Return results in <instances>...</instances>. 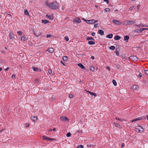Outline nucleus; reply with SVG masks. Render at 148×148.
<instances>
[{"label": "nucleus", "instance_id": "f257e3e1", "mask_svg": "<svg viewBox=\"0 0 148 148\" xmlns=\"http://www.w3.org/2000/svg\"><path fill=\"white\" fill-rule=\"evenodd\" d=\"M58 4L57 2H53L49 3V7L51 10H56L58 8Z\"/></svg>", "mask_w": 148, "mask_h": 148}, {"label": "nucleus", "instance_id": "f03ea898", "mask_svg": "<svg viewBox=\"0 0 148 148\" xmlns=\"http://www.w3.org/2000/svg\"><path fill=\"white\" fill-rule=\"evenodd\" d=\"M135 22L134 21L127 20L124 21L122 24L124 25H129L134 24Z\"/></svg>", "mask_w": 148, "mask_h": 148}, {"label": "nucleus", "instance_id": "7ed1b4c3", "mask_svg": "<svg viewBox=\"0 0 148 148\" xmlns=\"http://www.w3.org/2000/svg\"><path fill=\"white\" fill-rule=\"evenodd\" d=\"M135 129H136V131L138 133L142 132L144 130L143 128L141 126H136L135 127Z\"/></svg>", "mask_w": 148, "mask_h": 148}, {"label": "nucleus", "instance_id": "20e7f679", "mask_svg": "<svg viewBox=\"0 0 148 148\" xmlns=\"http://www.w3.org/2000/svg\"><path fill=\"white\" fill-rule=\"evenodd\" d=\"M42 138L44 140L49 141H53L54 140H55V139L49 138L46 136H43Z\"/></svg>", "mask_w": 148, "mask_h": 148}, {"label": "nucleus", "instance_id": "39448f33", "mask_svg": "<svg viewBox=\"0 0 148 148\" xmlns=\"http://www.w3.org/2000/svg\"><path fill=\"white\" fill-rule=\"evenodd\" d=\"M85 21L88 24H91L97 21V20L95 21L94 19H92L91 20H85Z\"/></svg>", "mask_w": 148, "mask_h": 148}, {"label": "nucleus", "instance_id": "423d86ee", "mask_svg": "<svg viewBox=\"0 0 148 148\" xmlns=\"http://www.w3.org/2000/svg\"><path fill=\"white\" fill-rule=\"evenodd\" d=\"M73 21L76 23H79L81 22V21L80 18L78 17L74 19Z\"/></svg>", "mask_w": 148, "mask_h": 148}, {"label": "nucleus", "instance_id": "0eeeda50", "mask_svg": "<svg viewBox=\"0 0 148 148\" xmlns=\"http://www.w3.org/2000/svg\"><path fill=\"white\" fill-rule=\"evenodd\" d=\"M60 120L62 121H69V119L66 117L63 116L60 117Z\"/></svg>", "mask_w": 148, "mask_h": 148}, {"label": "nucleus", "instance_id": "6e6552de", "mask_svg": "<svg viewBox=\"0 0 148 148\" xmlns=\"http://www.w3.org/2000/svg\"><path fill=\"white\" fill-rule=\"evenodd\" d=\"M9 37L10 39L12 41H13L14 40V36L11 32H9Z\"/></svg>", "mask_w": 148, "mask_h": 148}, {"label": "nucleus", "instance_id": "1a4fd4ad", "mask_svg": "<svg viewBox=\"0 0 148 148\" xmlns=\"http://www.w3.org/2000/svg\"><path fill=\"white\" fill-rule=\"evenodd\" d=\"M145 118V116H143L141 117H138L134 119V120L135 121H137L140 120H143Z\"/></svg>", "mask_w": 148, "mask_h": 148}, {"label": "nucleus", "instance_id": "9d476101", "mask_svg": "<svg viewBox=\"0 0 148 148\" xmlns=\"http://www.w3.org/2000/svg\"><path fill=\"white\" fill-rule=\"evenodd\" d=\"M112 21L113 23L115 25H119L121 24V22L119 21L113 20Z\"/></svg>", "mask_w": 148, "mask_h": 148}, {"label": "nucleus", "instance_id": "9b49d317", "mask_svg": "<svg viewBox=\"0 0 148 148\" xmlns=\"http://www.w3.org/2000/svg\"><path fill=\"white\" fill-rule=\"evenodd\" d=\"M46 17L47 18L51 20H52L53 19V16L52 15H47L46 16Z\"/></svg>", "mask_w": 148, "mask_h": 148}, {"label": "nucleus", "instance_id": "f8f14e48", "mask_svg": "<svg viewBox=\"0 0 148 148\" xmlns=\"http://www.w3.org/2000/svg\"><path fill=\"white\" fill-rule=\"evenodd\" d=\"M27 39V38L26 37L25 35L22 36L21 38V41H25Z\"/></svg>", "mask_w": 148, "mask_h": 148}, {"label": "nucleus", "instance_id": "ddd939ff", "mask_svg": "<svg viewBox=\"0 0 148 148\" xmlns=\"http://www.w3.org/2000/svg\"><path fill=\"white\" fill-rule=\"evenodd\" d=\"M32 68L33 70L35 71H41V70H40L39 71V70L38 69V68L37 67H35L34 66H32Z\"/></svg>", "mask_w": 148, "mask_h": 148}, {"label": "nucleus", "instance_id": "4468645a", "mask_svg": "<svg viewBox=\"0 0 148 148\" xmlns=\"http://www.w3.org/2000/svg\"><path fill=\"white\" fill-rule=\"evenodd\" d=\"M98 33L101 35L103 36L104 35V32L102 30H99Z\"/></svg>", "mask_w": 148, "mask_h": 148}, {"label": "nucleus", "instance_id": "2eb2a0df", "mask_svg": "<svg viewBox=\"0 0 148 148\" xmlns=\"http://www.w3.org/2000/svg\"><path fill=\"white\" fill-rule=\"evenodd\" d=\"M130 38L129 36H124V40L126 42H127Z\"/></svg>", "mask_w": 148, "mask_h": 148}, {"label": "nucleus", "instance_id": "dca6fc26", "mask_svg": "<svg viewBox=\"0 0 148 148\" xmlns=\"http://www.w3.org/2000/svg\"><path fill=\"white\" fill-rule=\"evenodd\" d=\"M135 25L136 26H137V27H140V26H141L142 27H148V26L147 25H145V24L143 25V24H142V23H140L139 25H137L136 24Z\"/></svg>", "mask_w": 148, "mask_h": 148}, {"label": "nucleus", "instance_id": "f3484780", "mask_svg": "<svg viewBox=\"0 0 148 148\" xmlns=\"http://www.w3.org/2000/svg\"><path fill=\"white\" fill-rule=\"evenodd\" d=\"M121 38V37L119 36L118 35H116L114 37V39L115 40H119Z\"/></svg>", "mask_w": 148, "mask_h": 148}, {"label": "nucleus", "instance_id": "a211bd4d", "mask_svg": "<svg viewBox=\"0 0 148 148\" xmlns=\"http://www.w3.org/2000/svg\"><path fill=\"white\" fill-rule=\"evenodd\" d=\"M50 53H52L54 51V49L52 48H50L47 50Z\"/></svg>", "mask_w": 148, "mask_h": 148}, {"label": "nucleus", "instance_id": "6ab92c4d", "mask_svg": "<svg viewBox=\"0 0 148 148\" xmlns=\"http://www.w3.org/2000/svg\"><path fill=\"white\" fill-rule=\"evenodd\" d=\"M31 119L34 122L36 121L37 119V117L35 116H32Z\"/></svg>", "mask_w": 148, "mask_h": 148}, {"label": "nucleus", "instance_id": "aec40b11", "mask_svg": "<svg viewBox=\"0 0 148 148\" xmlns=\"http://www.w3.org/2000/svg\"><path fill=\"white\" fill-rule=\"evenodd\" d=\"M49 21H48V20H42L41 21V23H44L45 24H47L48 23Z\"/></svg>", "mask_w": 148, "mask_h": 148}, {"label": "nucleus", "instance_id": "412c9836", "mask_svg": "<svg viewBox=\"0 0 148 148\" xmlns=\"http://www.w3.org/2000/svg\"><path fill=\"white\" fill-rule=\"evenodd\" d=\"M142 29V28H141L139 29H136L135 31L138 33H140L142 32V31L143 30Z\"/></svg>", "mask_w": 148, "mask_h": 148}, {"label": "nucleus", "instance_id": "4be33fe9", "mask_svg": "<svg viewBox=\"0 0 148 148\" xmlns=\"http://www.w3.org/2000/svg\"><path fill=\"white\" fill-rule=\"evenodd\" d=\"M113 36V34H109L107 35L106 37L107 38H112Z\"/></svg>", "mask_w": 148, "mask_h": 148}, {"label": "nucleus", "instance_id": "5701e85b", "mask_svg": "<svg viewBox=\"0 0 148 148\" xmlns=\"http://www.w3.org/2000/svg\"><path fill=\"white\" fill-rule=\"evenodd\" d=\"M78 66L80 67L82 69H84L85 68L84 66L81 63H79L78 64Z\"/></svg>", "mask_w": 148, "mask_h": 148}, {"label": "nucleus", "instance_id": "b1692460", "mask_svg": "<svg viewBox=\"0 0 148 148\" xmlns=\"http://www.w3.org/2000/svg\"><path fill=\"white\" fill-rule=\"evenodd\" d=\"M88 44L90 45H93L95 44V42L93 41H89L88 42Z\"/></svg>", "mask_w": 148, "mask_h": 148}, {"label": "nucleus", "instance_id": "393cba45", "mask_svg": "<svg viewBox=\"0 0 148 148\" xmlns=\"http://www.w3.org/2000/svg\"><path fill=\"white\" fill-rule=\"evenodd\" d=\"M138 85H133L132 86V88L133 90H136L138 88Z\"/></svg>", "mask_w": 148, "mask_h": 148}, {"label": "nucleus", "instance_id": "a878e982", "mask_svg": "<svg viewBox=\"0 0 148 148\" xmlns=\"http://www.w3.org/2000/svg\"><path fill=\"white\" fill-rule=\"evenodd\" d=\"M88 92L91 95L94 96V97L96 96V95L95 93L90 91H89Z\"/></svg>", "mask_w": 148, "mask_h": 148}, {"label": "nucleus", "instance_id": "bb28decb", "mask_svg": "<svg viewBox=\"0 0 148 148\" xmlns=\"http://www.w3.org/2000/svg\"><path fill=\"white\" fill-rule=\"evenodd\" d=\"M63 60L64 61H66L68 59V57L66 56H64L62 58Z\"/></svg>", "mask_w": 148, "mask_h": 148}, {"label": "nucleus", "instance_id": "cd10ccee", "mask_svg": "<svg viewBox=\"0 0 148 148\" xmlns=\"http://www.w3.org/2000/svg\"><path fill=\"white\" fill-rule=\"evenodd\" d=\"M87 40H94L93 38L92 37H88L86 38Z\"/></svg>", "mask_w": 148, "mask_h": 148}, {"label": "nucleus", "instance_id": "c85d7f7f", "mask_svg": "<svg viewBox=\"0 0 148 148\" xmlns=\"http://www.w3.org/2000/svg\"><path fill=\"white\" fill-rule=\"evenodd\" d=\"M25 14L26 15H28L29 13L27 10L26 9H25L24 11Z\"/></svg>", "mask_w": 148, "mask_h": 148}, {"label": "nucleus", "instance_id": "c756f323", "mask_svg": "<svg viewBox=\"0 0 148 148\" xmlns=\"http://www.w3.org/2000/svg\"><path fill=\"white\" fill-rule=\"evenodd\" d=\"M90 69L92 71L94 70V68L92 66H90L89 67Z\"/></svg>", "mask_w": 148, "mask_h": 148}, {"label": "nucleus", "instance_id": "7c9ffc66", "mask_svg": "<svg viewBox=\"0 0 148 148\" xmlns=\"http://www.w3.org/2000/svg\"><path fill=\"white\" fill-rule=\"evenodd\" d=\"M130 58H132L134 60H136V59H137V58L136 57V56H130Z\"/></svg>", "mask_w": 148, "mask_h": 148}, {"label": "nucleus", "instance_id": "2f4dec72", "mask_svg": "<svg viewBox=\"0 0 148 148\" xmlns=\"http://www.w3.org/2000/svg\"><path fill=\"white\" fill-rule=\"evenodd\" d=\"M112 82L113 84L114 85V86H116L117 83H116V81L115 80L113 79L112 81Z\"/></svg>", "mask_w": 148, "mask_h": 148}, {"label": "nucleus", "instance_id": "473e14b6", "mask_svg": "<svg viewBox=\"0 0 148 148\" xmlns=\"http://www.w3.org/2000/svg\"><path fill=\"white\" fill-rule=\"evenodd\" d=\"M109 48L110 49L114 50L115 49V47L114 46H110Z\"/></svg>", "mask_w": 148, "mask_h": 148}, {"label": "nucleus", "instance_id": "72a5a7b5", "mask_svg": "<svg viewBox=\"0 0 148 148\" xmlns=\"http://www.w3.org/2000/svg\"><path fill=\"white\" fill-rule=\"evenodd\" d=\"M22 32L21 31H19L17 32V33L19 36L21 35L22 34Z\"/></svg>", "mask_w": 148, "mask_h": 148}, {"label": "nucleus", "instance_id": "f704fd0d", "mask_svg": "<svg viewBox=\"0 0 148 148\" xmlns=\"http://www.w3.org/2000/svg\"><path fill=\"white\" fill-rule=\"evenodd\" d=\"M71 135V134L70 132H69L66 134V136L67 137H69Z\"/></svg>", "mask_w": 148, "mask_h": 148}, {"label": "nucleus", "instance_id": "c9c22d12", "mask_svg": "<svg viewBox=\"0 0 148 148\" xmlns=\"http://www.w3.org/2000/svg\"><path fill=\"white\" fill-rule=\"evenodd\" d=\"M65 39L66 40V41H68L69 40V38L67 36H65Z\"/></svg>", "mask_w": 148, "mask_h": 148}, {"label": "nucleus", "instance_id": "e433bc0d", "mask_svg": "<svg viewBox=\"0 0 148 148\" xmlns=\"http://www.w3.org/2000/svg\"><path fill=\"white\" fill-rule=\"evenodd\" d=\"M84 147V146L82 145H80L78 146L77 148H83Z\"/></svg>", "mask_w": 148, "mask_h": 148}, {"label": "nucleus", "instance_id": "4c0bfd02", "mask_svg": "<svg viewBox=\"0 0 148 148\" xmlns=\"http://www.w3.org/2000/svg\"><path fill=\"white\" fill-rule=\"evenodd\" d=\"M105 10L106 12H109L110 11V9L107 8L105 9Z\"/></svg>", "mask_w": 148, "mask_h": 148}, {"label": "nucleus", "instance_id": "58836bf2", "mask_svg": "<svg viewBox=\"0 0 148 148\" xmlns=\"http://www.w3.org/2000/svg\"><path fill=\"white\" fill-rule=\"evenodd\" d=\"M115 53L116 55H117V56H119V52L118 51H117V50L116 51H115Z\"/></svg>", "mask_w": 148, "mask_h": 148}, {"label": "nucleus", "instance_id": "ea45409f", "mask_svg": "<svg viewBox=\"0 0 148 148\" xmlns=\"http://www.w3.org/2000/svg\"><path fill=\"white\" fill-rule=\"evenodd\" d=\"M73 97V95L72 94H70L69 95V97L70 98H72Z\"/></svg>", "mask_w": 148, "mask_h": 148}, {"label": "nucleus", "instance_id": "a19ab883", "mask_svg": "<svg viewBox=\"0 0 148 148\" xmlns=\"http://www.w3.org/2000/svg\"><path fill=\"white\" fill-rule=\"evenodd\" d=\"M29 125V123H27L25 125V126L26 127H28Z\"/></svg>", "mask_w": 148, "mask_h": 148}, {"label": "nucleus", "instance_id": "79ce46f5", "mask_svg": "<svg viewBox=\"0 0 148 148\" xmlns=\"http://www.w3.org/2000/svg\"><path fill=\"white\" fill-rule=\"evenodd\" d=\"M48 73L50 74H51L52 73V71L51 69H49L48 71Z\"/></svg>", "mask_w": 148, "mask_h": 148}, {"label": "nucleus", "instance_id": "37998d69", "mask_svg": "<svg viewBox=\"0 0 148 148\" xmlns=\"http://www.w3.org/2000/svg\"><path fill=\"white\" fill-rule=\"evenodd\" d=\"M15 75H13L12 76V78L14 79H15L16 78Z\"/></svg>", "mask_w": 148, "mask_h": 148}, {"label": "nucleus", "instance_id": "c03bdc74", "mask_svg": "<svg viewBox=\"0 0 148 148\" xmlns=\"http://www.w3.org/2000/svg\"><path fill=\"white\" fill-rule=\"evenodd\" d=\"M45 4L47 6H48L49 7V4L48 3V1H46L45 2Z\"/></svg>", "mask_w": 148, "mask_h": 148}, {"label": "nucleus", "instance_id": "a18cd8bd", "mask_svg": "<svg viewBox=\"0 0 148 148\" xmlns=\"http://www.w3.org/2000/svg\"><path fill=\"white\" fill-rule=\"evenodd\" d=\"M145 73L148 75V69L145 70Z\"/></svg>", "mask_w": 148, "mask_h": 148}, {"label": "nucleus", "instance_id": "49530a36", "mask_svg": "<svg viewBox=\"0 0 148 148\" xmlns=\"http://www.w3.org/2000/svg\"><path fill=\"white\" fill-rule=\"evenodd\" d=\"M98 25H99V24L98 23L96 24H95V25H94V27H98Z\"/></svg>", "mask_w": 148, "mask_h": 148}, {"label": "nucleus", "instance_id": "de8ad7c7", "mask_svg": "<svg viewBox=\"0 0 148 148\" xmlns=\"http://www.w3.org/2000/svg\"><path fill=\"white\" fill-rule=\"evenodd\" d=\"M51 36V34H48L47 35V38H48Z\"/></svg>", "mask_w": 148, "mask_h": 148}, {"label": "nucleus", "instance_id": "09e8293b", "mask_svg": "<svg viewBox=\"0 0 148 148\" xmlns=\"http://www.w3.org/2000/svg\"><path fill=\"white\" fill-rule=\"evenodd\" d=\"M116 67L118 69L120 67V66L119 64L117 65L116 66Z\"/></svg>", "mask_w": 148, "mask_h": 148}, {"label": "nucleus", "instance_id": "8fccbe9b", "mask_svg": "<svg viewBox=\"0 0 148 148\" xmlns=\"http://www.w3.org/2000/svg\"><path fill=\"white\" fill-rule=\"evenodd\" d=\"M134 6H133L132 7H131L130 8V10H133V8H134Z\"/></svg>", "mask_w": 148, "mask_h": 148}, {"label": "nucleus", "instance_id": "3c124183", "mask_svg": "<svg viewBox=\"0 0 148 148\" xmlns=\"http://www.w3.org/2000/svg\"><path fill=\"white\" fill-rule=\"evenodd\" d=\"M115 125L117 127H118L120 126V125L118 124L117 123H115Z\"/></svg>", "mask_w": 148, "mask_h": 148}, {"label": "nucleus", "instance_id": "603ef678", "mask_svg": "<svg viewBox=\"0 0 148 148\" xmlns=\"http://www.w3.org/2000/svg\"><path fill=\"white\" fill-rule=\"evenodd\" d=\"M142 29H143L142 30H148V28H142Z\"/></svg>", "mask_w": 148, "mask_h": 148}, {"label": "nucleus", "instance_id": "864d4df0", "mask_svg": "<svg viewBox=\"0 0 148 148\" xmlns=\"http://www.w3.org/2000/svg\"><path fill=\"white\" fill-rule=\"evenodd\" d=\"M138 76L140 77H141L142 76V74L141 73H140L138 75Z\"/></svg>", "mask_w": 148, "mask_h": 148}, {"label": "nucleus", "instance_id": "5fc2aeb1", "mask_svg": "<svg viewBox=\"0 0 148 148\" xmlns=\"http://www.w3.org/2000/svg\"><path fill=\"white\" fill-rule=\"evenodd\" d=\"M95 33L94 32H92L91 33V35L92 36H94L95 35Z\"/></svg>", "mask_w": 148, "mask_h": 148}, {"label": "nucleus", "instance_id": "6e6d98bb", "mask_svg": "<svg viewBox=\"0 0 148 148\" xmlns=\"http://www.w3.org/2000/svg\"><path fill=\"white\" fill-rule=\"evenodd\" d=\"M104 1L106 2L107 3H109L108 0H103Z\"/></svg>", "mask_w": 148, "mask_h": 148}, {"label": "nucleus", "instance_id": "4d7b16f0", "mask_svg": "<svg viewBox=\"0 0 148 148\" xmlns=\"http://www.w3.org/2000/svg\"><path fill=\"white\" fill-rule=\"evenodd\" d=\"M91 58L92 60H94L95 59L94 57L93 56H91Z\"/></svg>", "mask_w": 148, "mask_h": 148}, {"label": "nucleus", "instance_id": "13d9d810", "mask_svg": "<svg viewBox=\"0 0 148 148\" xmlns=\"http://www.w3.org/2000/svg\"><path fill=\"white\" fill-rule=\"evenodd\" d=\"M124 143H122L121 145V147H124Z\"/></svg>", "mask_w": 148, "mask_h": 148}, {"label": "nucleus", "instance_id": "bf43d9fd", "mask_svg": "<svg viewBox=\"0 0 148 148\" xmlns=\"http://www.w3.org/2000/svg\"><path fill=\"white\" fill-rule=\"evenodd\" d=\"M34 35L36 36H37V37H38L39 36H40V34L39 35H37L34 32Z\"/></svg>", "mask_w": 148, "mask_h": 148}, {"label": "nucleus", "instance_id": "052dcab7", "mask_svg": "<svg viewBox=\"0 0 148 148\" xmlns=\"http://www.w3.org/2000/svg\"><path fill=\"white\" fill-rule=\"evenodd\" d=\"M9 69V67H7V68H6V69H5V71H7Z\"/></svg>", "mask_w": 148, "mask_h": 148}, {"label": "nucleus", "instance_id": "680f3d73", "mask_svg": "<svg viewBox=\"0 0 148 148\" xmlns=\"http://www.w3.org/2000/svg\"><path fill=\"white\" fill-rule=\"evenodd\" d=\"M77 132H78L79 133H81L82 132V131L81 130H80V131L78 130L77 131Z\"/></svg>", "mask_w": 148, "mask_h": 148}, {"label": "nucleus", "instance_id": "e2e57ef3", "mask_svg": "<svg viewBox=\"0 0 148 148\" xmlns=\"http://www.w3.org/2000/svg\"><path fill=\"white\" fill-rule=\"evenodd\" d=\"M56 130L55 128H53V129L51 130H53V131H55Z\"/></svg>", "mask_w": 148, "mask_h": 148}, {"label": "nucleus", "instance_id": "0e129e2a", "mask_svg": "<svg viewBox=\"0 0 148 148\" xmlns=\"http://www.w3.org/2000/svg\"><path fill=\"white\" fill-rule=\"evenodd\" d=\"M107 69H108L109 70V71H110V67L108 66L107 67Z\"/></svg>", "mask_w": 148, "mask_h": 148}, {"label": "nucleus", "instance_id": "69168bd1", "mask_svg": "<svg viewBox=\"0 0 148 148\" xmlns=\"http://www.w3.org/2000/svg\"><path fill=\"white\" fill-rule=\"evenodd\" d=\"M116 120H119V121H120V119L119 118H116Z\"/></svg>", "mask_w": 148, "mask_h": 148}, {"label": "nucleus", "instance_id": "338daca9", "mask_svg": "<svg viewBox=\"0 0 148 148\" xmlns=\"http://www.w3.org/2000/svg\"><path fill=\"white\" fill-rule=\"evenodd\" d=\"M61 63L62 64H63V65H64V63H63V62L62 61H61Z\"/></svg>", "mask_w": 148, "mask_h": 148}, {"label": "nucleus", "instance_id": "774afa93", "mask_svg": "<svg viewBox=\"0 0 148 148\" xmlns=\"http://www.w3.org/2000/svg\"><path fill=\"white\" fill-rule=\"evenodd\" d=\"M134 121H134V120H132V121H131V122H134Z\"/></svg>", "mask_w": 148, "mask_h": 148}]
</instances>
